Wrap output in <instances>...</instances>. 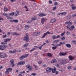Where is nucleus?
Returning a JSON list of instances; mask_svg holds the SVG:
<instances>
[{
	"mask_svg": "<svg viewBox=\"0 0 76 76\" xmlns=\"http://www.w3.org/2000/svg\"><path fill=\"white\" fill-rule=\"evenodd\" d=\"M69 62V61H68L67 59H63L60 60L59 63L60 64L63 65L65 64H66V63H68Z\"/></svg>",
	"mask_w": 76,
	"mask_h": 76,
	"instance_id": "f257e3e1",
	"label": "nucleus"
},
{
	"mask_svg": "<svg viewBox=\"0 0 76 76\" xmlns=\"http://www.w3.org/2000/svg\"><path fill=\"white\" fill-rule=\"evenodd\" d=\"M26 36L24 38L23 40L24 41H26V42H28L29 41V37H28V34L26 33Z\"/></svg>",
	"mask_w": 76,
	"mask_h": 76,
	"instance_id": "f03ea898",
	"label": "nucleus"
},
{
	"mask_svg": "<svg viewBox=\"0 0 76 76\" xmlns=\"http://www.w3.org/2000/svg\"><path fill=\"white\" fill-rule=\"evenodd\" d=\"M0 56L1 58H5V57H7V55H6V53L3 52L1 53Z\"/></svg>",
	"mask_w": 76,
	"mask_h": 76,
	"instance_id": "7ed1b4c3",
	"label": "nucleus"
},
{
	"mask_svg": "<svg viewBox=\"0 0 76 76\" xmlns=\"http://www.w3.org/2000/svg\"><path fill=\"white\" fill-rule=\"evenodd\" d=\"M41 33L39 32H34L33 34V36L34 37H36V36H38V35H40Z\"/></svg>",
	"mask_w": 76,
	"mask_h": 76,
	"instance_id": "20e7f679",
	"label": "nucleus"
},
{
	"mask_svg": "<svg viewBox=\"0 0 76 76\" xmlns=\"http://www.w3.org/2000/svg\"><path fill=\"white\" fill-rule=\"evenodd\" d=\"M72 21L71 20L70 21H68L65 23V24L66 25H68V26H70L72 25Z\"/></svg>",
	"mask_w": 76,
	"mask_h": 76,
	"instance_id": "39448f33",
	"label": "nucleus"
},
{
	"mask_svg": "<svg viewBox=\"0 0 76 76\" xmlns=\"http://www.w3.org/2000/svg\"><path fill=\"white\" fill-rule=\"evenodd\" d=\"M52 69L51 68H50L49 67H48L46 70V72L47 73H50L51 72V71Z\"/></svg>",
	"mask_w": 76,
	"mask_h": 76,
	"instance_id": "423d86ee",
	"label": "nucleus"
},
{
	"mask_svg": "<svg viewBox=\"0 0 76 76\" xmlns=\"http://www.w3.org/2000/svg\"><path fill=\"white\" fill-rule=\"evenodd\" d=\"M25 63V62L24 61H21L20 62H18L17 64V66H20L21 65H23Z\"/></svg>",
	"mask_w": 76,
	"mask_h": 76,
	"instance_id": "0eeeda50",
	"label": "nucleus"
},
{
	"mask_svg": "<svg viewBox=\"0 0 76 76\" xmlns=\"http://www.w3.org/2000/svg\"><path fill=\"white\" fill-rule=\"evenodd\" d=\"M26 67L27 69H28V70H31L32 71V67L31 66V65L29 64H27L26 66Z\"/></svg>",
	"mask_w": 76,
	"mask_h": 76,
	"instance_id": "6e6552de",
	"label": "nucleus"
},
{
	"mask_svg": "<svg viewBox=\"0 0 76 76\" xmlns=\"http://www.w3.org/2000/svg\"><path fill=\"white\" fill-rule=\"evenodd\" d=\"M66 27L70 30H73L74 29H75V26H74L73 25L72 26L70 27V26H68Z\"/></svg>",
	"mask_w": 76,
	"mask_h": 76,
	"instance_id": "1a4fd4ad",
	"label": "nucleus"
},
{
	"mask_svg": "<svg viewBox=\"0 0 76 76\" xmlns=\"http://www.w3.org/2000/svg\"><path fill=\"white\" fill-rule=\"evenodd\" d=\"M47 19H46L45 18H42L41 20V22L42 24H44V22H45L46 20H47Z\"/></svg>",
	"mask_w": 76,
	"mask_h": 76,
	"instance_id": "9d476101",
	"label": "nucleus"
},
{
	"mask_svg": "<svg viewBox=\"0 0 76 76\" xmlns=\"http://www.w3.org/2000/svg\"><path fill=\"white\" fill-rule=\"evenodd\" d=\"M19 11L18 10H17L14 13V16H17L19 15Z\"/></svg>",
	"mask_w": 76,
	"mask_h": 76,
	"instance_id": "9b49d317",
	"label": "nucleus"
},
{
	"mask_svg": "<svg viewBox=\"0 0 76 76\" xmlns=\"http://www.w3.org/2000/svg\"><path fill=\"white\" fill-rule=\"evenodd\" d=\"M38 15L39 16L42 17V16H46V15L42 13H40L38 14Z\"/></svg>",
	"mask_w": 76,
	"mask_h": 76,
	"instance_id": "f8f14e48",
	"label": "nucleus"
},
{
	"mask_svg": "<svg viewBox=\"0 0 76 76\" xmlns=\"http://www.w3.org/2000/svg\"><path fill=\"white\" fill-rule=\"evenodd\" d=\"M66 46L68 48H71L72 46L69 43L66 44H65Z\"/></svg>",
	"mask_w": 76,
	"mask_h": 76,
	"instance_id": "ddd939ff",
	"label": "nucleus"
},
{
	"mask_svg": "<svg viewBox=\"0 0 76 76\" xmlns=\"http://www.w3.org/2000/svg\"><path fill=\"white\" fill-rule=\"evenodd\" d=\"M68 58H69L70 60H73L74 59V57L71 56H69L68 57Z\"/></svg>",
	"mask_w": 76,
	"mask_h": 76,
	"instance_id": "4468645a",
	"label": "nucleus"
},
{
	"mask_svg": "<svg viewBox=\"0 0 76 76\" xmlns=\"http://www.w3.org/2000/svg\"><path fill=\"white\" fill-rule=\"evenodd\" d=\"M0 49L1 50H5L4 45H1L0 46Z\"/></svg>",
	"mask_w": 76,
	"mask_h": 76,
	"instance_id": "2eb2a0df",
	"label": "nucleus"
},
{
	"mask_svg": "<svg viewBox=\"0 0 76 76\" xmlns=\"http://www.w3.org/2000/svg\"><path fill=\"white\" fill-rule=\"evenodd\" d=\"M56 68L55 67H54V69L52 70V72L53 73H54L56 72Z\"/></svg>",
	"mask_w": 76,
	"mask_h": 76,
	"instance_id": "dca6fc26",
	"label": "nucleus"
},
{
	"mask_svg": "<svg viewBox=\"0 0 76 76\" xmlns=\"http://www.w3.org/2000/svg\"><path fill=\"white\" fill-rule=\"evenodd\" d=\"M11 40V39H4V42H7V41H9Z\"/></svg>",
	"mask_w": 76,
	"mask_h": 76,
	"instance_id": "f3484780",
	"label": "nucleus"
},
{
	"mask_svg": "<svg viewBox=\"0 0 76 76\" xmlns=\"http://www.w3.org/2000/svg\"><path fill=\"white\" fill-rule=\"evenodd\" d=\"M12 35H20V34H18L16 32L12 33Z\"/></svg>",
	"mask_w": 76,
	"mask_h": 76,
	"instance_id": "a211bd4d",
	"label": "nucleus"
},
{
	"mask_svg": "<svg viewBox=\"0 0 76 76\" xmlns=\"http://www.w3.org/2000/svg\"><path fill=\"white\" fill-rule=\"evenodd\" d=\"M56 21V19L55 18H54L52 19L50 22L51 23H54V22H55Z\"/></svg>",
	"mask_w": 76,
	"mask_h": 76,
	"instance_id": "6ab92c4d",
	"label": "nucleus"
},
{
	"mask_svg": "<svg viewBox=\"0 0 76 76\" xmlns=\"http://www.w3.org/2000/svg\"><path fill=\"white\" fill-rule=\"evenodd\" d=\"M17 51H19V52H20V51H21L20 50V51H19L18 50H16V49H14L13 50V54L16 53V52H17Z\"/></svg>",
	"mask_w": 76,
	"mask_h": 76,
	"instance_id": "aec40b11",
	"label": "nucleus"
},
{
	"mask_svg": "<svg viewBox=\"0 0 76 76\" xmlns=\"http://www.w3.org/2000/svg\"><path fill=\"white\" fill-rule=\"evenodd\" d=\"M31 21H32L33 20H37V17H36L35 16H34L33 17H32L31 19Z\"/></svg>",
	"mask_w": 76,
	"mask_h": 76,
	"instance_id": "412c9836",
	"label": "nucleus"
},
{
	"mask_svg": "<svg viewBox=\"0 0 76 76\" xmlns=\"http://www.w3.org/2000/svg\"><path fill=\"white\" fill-rule=\"evenodd\" d=\"M52 63H57V60L55 59H53L52 60Z\"/></svg>",
	"mask_w": 76,
	"mask_h": 76,
	"instance_id": "4be33fe9",
	"label": "nucleus"
},
{
	"mask_svg": "<svg viewBox=\"0 0 76 76\" xmlns=\"http://www.w3.org/2000/svg\"><path fill=\"white\" fill-rule=\"evenodd\" d=\"M72 17V16H71V15H68L66 17V18L67 19H70L71 18V17Z\"/></svg>",
	"mask_w": 76,
	"mask_h": 76,
	"instance_id": "5701e85b",
	"label": "nucleus"
},
{
	"mask_svg": "<svg viewBox=\"0 0 76 76\" xmlns=\"http://www.w3.org/2000/svg\"><path fill=\"white\" fill-rule=\"evenodd\" d=\"M65 44V43L64 42H60L59 43V44L60 45H63V44Z\"/></svg>",
	"mask_w": 76,
	"mask_h": 76,
	"instance_id": "b1692460",
	"label": "nucleus"
},
{
	"mask_svg": "<svg viewBox=\"0 0 76 76\" xmlns=\"http://www.w3.org/2000/svg\"><path fill=\"white\" fill-rule=\"evenodd\" d=\"M47 55L48 56L50 57H52V54L50 53H48Z\"/></svg>",
	"mask_w": 76,
	"mask_h": 76,
	"instance_id": "393cba45",
	"label": "nucleus"
},
{
	"mask_svg": "<svg viewBox=\"0 0 76 76\" xmlns=\"http://www.w3.org/2000/svg\"><path fill=\"white\" fill-rule=\"evenodd\" d=\"M10 61L11 63V64H14V61L12 59Z\"/></svg>",
	"mask_w": 76,
	"mask_h": 76,
	"instance_id": "a878e982",
	"label": "nucleus"
},
{
	"mask_svg": "<svg viewBox=\"0 0 76 76\" xmlns=\"http://www.w3.org/2000/svg\"><path fill=\"white\" fill-rule=\"evenodd\" d=\"M25 57H24V55H23L21 56V57L19 58V60H22V59H23V58H25Z\"/></svg>",
	"mask_w": 76,
	"mask_h": 76,
	"instance_id": "bb28decb",
	"label": "nucleus"
},
{
	"mask_svg": "<svg viewBox=\"0 0 76 76\" xmlns=\"http://www.w3.org/2000/svg\"><path fill=\"white\" fill-rule=\"evenodd\" d=\"M9 70L7 69L5 72V74L6 75H7V74H9Z\"/></svg>",
	"mask_w": 76,
	"mask_h": 76,
	"instance_id": "cd10ccee",
	"label": "nucleus"
},
{
	"mask_svg": "<svg viewBox=\"0 0 76 76\" xmlns=\"http://www.w3.org/2000/svg\"><path fill=\"white\" fill-rule=\"evenodd\" d=\"M56 66L58 68V69H60V66L59 65V64H56Z\"/></svg>",
	"mask_w": 76,
	"mask_h": 76,
	"instance_id": "c85d7f7f",
	"label": "nucleus"
},
{
	"mask_svg": "<svg viewBox=\"0 0 76 76\" xmlns=\"http://www.w3.org/2000/svg\"><path fill=\"white\" fill-rule=\"evenodd\" d=\"M9 14L10 15H11V16H13V15H14L15 14V13L14 12H12L11 13H9Z\"/></svg>",
	"mask_w": 76,
	"mask_h": 76,
	"instance_id": "c756f323",
	"label": "nucleus"
},
{
	"mask_svg": "<svg viewBox=\"0 0 76 76\" xmlns=\"http://www.w3.org/2000/svg\"><path fill=\"white\" fill-rule=\"evenodd\" d=\"M56 35H53L52 36V39H56Z\"/></svg>",
	"mask_w": 76,
	"mask_h": 76,
	"instance_id": "7c9ffc66",
	"label": "nucleus"
},
{
	"mask_svg": "<svg viewBox=\"0 0 76 76\" xmlns=\"http://www.w3.org/2000/svg\"><path fill=\"white\" fill-rule=\"evenodd\" d=\"M42 45L39 46V47H37V48H39L40 50H42Z\"/></svg>",
	"mask_w": 76,
	"mask_h": 76,
	"instance_id": "2f4dec72",
	"label": "nucleus"
},
{
	"mask_svg": "<svg viewBox=\"0 0 76 76\" xmlns=\"http://www.w3.org/2000/svg\"><path fill=\"white\" fill-rule=\"evenodd\" d=\"M58 42V40H56L53 42V43H55V44H57V42Z\"/></svg>",
	"mask_w": 76,
	"mask_h": 76,
	"instance_id": "473e14b6",
	"label": "nucleus"
},
{
	"mask_svg": "<svg viewBox=\"0 0 76 76\" xmlns=\"http://www.w3.org/2000/svg\"><path fill=\"white\" fill-rule=\"evenodd\" d=\"M8 10V9L7 8V7H4V10L5 12H7V10Z\"/></svg>",
	"mask_w": 76,
	"mask_h": 76,
	"instance_id": "72a5a7b5",
	"label": "nucleus"
},
{
	"mask_svg": "<svg viewBox=\"0 0 76 76\" xmlns=\"http://www.w3.org/2000/svg\"><path fill=\"white\" fill-rule=\"evenodd\" d=\"M67 14V12H62V15H66Z\"/></svg>",
	"mask_w": 76,
	"mask_h": 76,
	"instance_id": "f704fd0d",
	"label": "nucleus"
},
{
	"mask_svg": "<svg viewBox=\"0 0 76 76\" xmlns=\"http://www.w3.org/2000/svg\"><path fill=\"white\" fill-rule=\"evenodd\" d=\"M14 22L15 23H18L19 22V21L18 20H14Z\"/></svg>",
	"mask_w": 76,
	"mask_h": 76,
	"instance_id": "c9c22d12",
	"label": "nucleus"
},
{
	"mask_svg": "<svg viewBox=\"0 0 76 76\" xmlns=\"http://www.w3.org/2000/svg\"><path fill=\"white\" fill-rule=\"evenodd\" d=\"M57 48V46L53 47L52 48L53 50H56Z\"/></svg>",
	"mask_w": 76,
	"mask_h": 76,
	"instance_id": "e433bc0d",
	"label": "nucleus"
},
{
	"mask_svg": "<svg viewBox=\"0 0 76 76\" xmlns=\"http://www.w3.org/2000/svg\"><path fill=\"white\" fill-rule=\"evenodd\" d=\"M67 68L68 70H70L72 69V66H69L67 67Z\"/></svg>",
	"mask_w": 76,
	"mask_h": 76,
	"instance_id": "4c0bfd02",
	"label": "nucleus"
},
{
	"mask_svg": "<svg viewBox=\"0 0 76 76\" xmlns=\"http://www.w3.org/2000/svg\"><path fill=\"white\" fill-rule=\"evenodd\" d=\"M66 54V53H60V55L61 56H65Z\"/></svg>",
	"mask_w": 76,
	"mask_h": 76,
	"instance_id": "58836bf2",
	"label": "nucleus"
},
{
	"mask_svg": "<svg viewBox=\"0 0 76 76\" xmlns=\"http://www.w3.org/2000/svg\"><path fill=\"white\" fill-rule=\"evenodd\" d=\"M46 35H47L46 33H45L43 35L42 37V38H44L45 37V36H46Z\"/></svg>",
	"mask_w": 76,
	"mask_h": 76,
	"instance_id": "ea45409f",
	"label": "nucleus"
},
{
	"mask_svg": "<svg viewBox=\"0 0 76 76\" xmlns=\"http://www.w3.org/2000/svg\"><path fill=\"white\" fill-rule=\"evenodd\" d=\"M72 42H73V43H74V44H75V45H76V41H75V40H72Z\"/></svg>",
	"mask_w": 76,
	"mask_h": 76,
	"instance_id": "a19ab883",
	"label": "nucleus"
},
{
	"mask_svg": "<svg viewBox=\"0 0 76 76\" xmlns=\"http://www.w3.org/2000/svg\"><path fill=\"white\" fill-rule=\"evenodd\" d=\"M65 39L66 37H62L61 38V39L62 40H64V39Z\"/></svg>",
	"mask_w": 76,
	"mask_h": 76,
	"instance_id": "79ce46f5",
	"label": "nucleus"
},
{
	"mask_svg": "<svg viewBox=\"0 0 76 76\" xmlns=\"http://www.w3.org/2000/svg\"><path fill=\"white\" fill-rule=\"evenodd\" d=\"M1 44H2L3 45H5L6 44H7V43H5L4 42H1Z\"/></svg>",
	"mask_w": 76,
	"mask_h": 76,
	"instance_id": "37998d69",
	"label": "nucleus"
},
{
	"mask_svg": "<svg viewBox=\"0 0 76 76\" xmlns=\"http://www.w3.org/2000/svg\"><path fill=\"white\" fill-rule=\"evenodd\" d=\"M28 44L26 43L24 45V47H27V46H28Z\"/></svg>",
	"mask_w": 76,
	"mask_h": 76,
	"instance_id": "c03bdc74",
	"label": "nucleus"
},
{
	"mask_svg": "<svg viewBox=\"0 0 76 76\" xmlns=\"http://www.w3.org/2000/svg\"><path fill=\"white\" fill-rule=\"evenodd\" d=\"M34 50H36L38 48V46H34Z\"/></svg>",
	"mask_w": 76,
	"mask_h": 76,
	"instance_id": "a18cd8bd",
	"label": "nucleus"
},
{
	"mask_svg": "<svg viewBox=\"0 0 76 76\" xmlns=\"http://www.w3.org/2000/svg\"><path fill=\"white\" fill-rule=\"evenodd\" d=\"M42 63V61H39L38 62L39 64H41Z\"/></svg>",
	"mask_w": 76,
	"mask_h": 76,
	"instance_id": "49530a36",
	"label": "nucleus"
},
{
	"mask_svg": "<svg viewBox=\"0 0 76 76\" xmlns=\"http://www.w3.org/2000/svg\"><path fill=\"white\" fill-rule=\"evenodd\" d=\"M28 56H29V54H26L25 56H24V58L27 57Z\"/></svg>",
	"mask_w": 76,
	"mask_h": 76,
	"instance_id": "de8ad7c7",
	"label": "nucleus"
},
{
	"mask_svg": "<svg viewBox=\"0 0 76 76\" xmlns=\"http://www.w3.org/2000/svg\"><path fill=\"white\" fill-rule=\"evenodd\" d=\"M4 48L5 49L8 47V45H4Z\"/></svg>",
	"mask_w": 76,
	"mask_h": 76,
	"instance_id": "09e8293b",
	"label": "nucleus"
},
{
	"mask_svg": "<svg viewBox=\"0 0 76 76\" xmlns=\"http://www.w3.org/2000/svg\"><path fill=\"white\" fill-rule=\"evenodd\" d=\"M7 69L8 70V71L9 70L10 71H11L12 70V68H9Z\"/></svg>",
	"mask_w": 76,
	"mask_h": 76,
	"instance_id": "8fccbe9b",
	"label": "nucleus"
},
{
	"mask_svg": "<svg viewBox=\"0 0 76 76\" xmlns=\"http://www.w3.org/2000/svg\"><path fill=\"white\" fill-rule=\"evenodd\" d=\"M65 34V31H64V32H63V33H62V34H61V36H64V35Z\"/></svg>",
	"mask_w": 76,
	"mask_h": 76,
	"instance_id": "3c124183",
	"label": "nucleus"
},
{
	"mask_svg": "<svg viewBox=\"0 0 76 76\" xmlns=\"http://www.w3.org/2000/svg\"><path fill=\"white\" fill-rule=\"evenodd\" d=\"M57 5H58V3L57 2H56L54 4V6H57Z\"/></svg>",
	"mask_w": 76,
	"mask_h": 76,
	"instance_id": "603ef678",
	"label": "nucleus"
},
{
	"mask_svg": "<svg viewBox=\"0 0 76 76\" xmlns=\"http://www.w3.org/2000/svg\"><path fill=\"white\" fill-rule=\"evenodd\" d=\"M2 15L3 16H7V14L6 13H3Z\"/></svg>",
	"mask_w": 76,
	"mask_h": 76,
	"instance_id": "864d4df0",
	"label": "nucleus"
},
{
	"mask_svg": "<svg viewBox=\"0 0 76 76\" xmlns=\"http://www.w3.org/2000/svg\"><path fill=\"white\" fill-rule=\"evenodd\" d=\"M6 17H7V19H11V18L10 17H9V16H6Z\"/></svg>",
	"mask_w": 76,
	"mask_h": 76,
	"instance_id": "5fc2aeb1",
	"label": "nucleus"
},
{
	"mask_svg": "<svg viewBox=\"0 0 76 76\" xmlns=\"http://www.w3.org/2000/svg\"><path fill=\"white\" fill-rule=\"evenodd\" d=\"M72 10H75L76 9V7H72Z\"/></svg>",
	"mask_w": 76,
	"mask_h": 76,
	"instance_id": "6e6d98bb",
	"label": "nucleus"
},
{
	"mask_svg": "<svg viewBox=\"0 0 76 76\" xmlns=\"http://www.w3.org/2000/svg\"><path fill=\"white\" fill-rule=\"evenodd\" d=\"M31 75L32 76H35V75H37V74L35 73H32L31 74Z\"/></svg>",
	"mask_w": 76,
	"mask_h": 76,
	"instance_id": "4d7b16f0",
	"label": "nucleus"
},
{
	"mask_svg": "<svg viewBox=\"0 0 76 76\" xmlns=\"http://www.w3.org/2000/svg\"><path fill=\"white\" fill-rule=\"evenodd\" d=\"M7 37V35L6 34H5L3 36V38H6Z\"/></svg>",
	"mask_w": 76,
	"mask_h": 76,
	"instance_id": "13d9d810",
	"label": "nucleus"
},
{
	"mask_svg": "<svg viewBox=\"0 0 76 76\" xmlns=\"http://www.w3.org/2000/svg\"><path fill=\"white\" fill-rule=\"evenodd\" d=\"M70 32L67 31V32H66V35H68L69 34H70Z\"/></svg>",
	"mask_w": 76,
	"mask_h": 76,
	"instance_id": "bf43d9fd",
	"label": "nucleus"
},
{
	"mask_svg": "<svg viewBox=\"0 0 76 76\" xmlns=\"http://www.w3.org/2000/svg\"><path fill=\"white\" fill-rule=\"evenodd\" d=\"M57 8V7L55 6V7L53 8V10H56Z\"/></svg>",
	"mask_w": 76,
	"mask_h": 76,
	"instance_id": "052dcab7",
	"label": "nucleus"
},
{
	"mask_svg": "<svg viewBox=\"0 0 76 76\" xmlns=\"http://www.w3.org/2000/svg\"><path fill=\"white\" fill-rule=\"evenodd\" d=\"M35 50V49L33 48L30 50V52H32Z\"/></svg>",
	"mask_w": 76,
	"mask_h": 76,
	"instance_id": "680f3d73",
	"label": "nucleus"
},
{
	"mask_svg": "<svg viewBox=\"0 0 76 76\" xmlns=\"http://www.w3.org/2000/svg\"><path fill=\"white\" fill-rule=\"evenodd\" d=\"M25 28H27V29H28V28H29V26H28V25H26L25 26Z\"/></svg>",
	"mask_w": 76,
	"mask_h": 76,
	"instance_id": "e2e57ef3",
	"label": "nucleus"
},
{
	"mask_svg": "<svg viewBox=\"0 0 76 76\" xmlns=\"http://www.w3.org/2000/svg\"><path fill=\"white\" fill-rule=\"evenodd\" d=\"M55 45L57 47H60V46H61L60 45V44L58 45Z\"/></svg>",
	"mask_w": 76,
	"mask_h": 76,
	"instance_id": "0e129e2a",
	"label": "nucleus"
},
{
	"mask_svg": "<svg viewBox=\"0 0 76 76\" xmlns=\"http://www.w3.org/2000/svg\"><path fill=\"white\" fill-rule=\"evenodd\" d=\"M9 53H12V54H13V51L12 50H10L9 51Z\"/></svg>",
	"mask_w": 76,
	"mask_h": 76,
	"instance_id": "69168bd1",
	"label": "nucleus"
},
{
	"mask_svg": "<svg viewBox=\"0 0 76 76\" xmlns=\"http://www.w3.org/2000/svg\"><path fill=\"white\" fill-rule=\"evenodd\" d=\"M55 73L56 75H58V71H56L55 72Z\"/></svg>",
	"mask_w": 76,
	"mask_h": 76,
	"instance_id": "338daca9",
	"label": "nucleus"
},
{
	"mask_svg": "<svg viewBox=\"0 0 76 76\" xmlns=\"http://www.w3.org/2000/svg\"><path fill=\"white\" fill-rule=\"evenodd\" d=\"M76 16V14H73L72 15V17Z\"/></svg>",
	"mask_w": 76,
	"mask_h": 76,
	"instance_id": "774afa93",
	"label": "nucleus"
}]
</instances>
